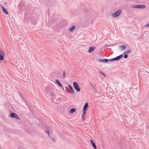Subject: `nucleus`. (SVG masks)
<instances>
[{"label":"nucleus","instance_id":"f3484780","mask_svg":"<svg viewBox=\"0 0 149 149\" xmlns=\"http://www.w3.org/2000/svg\"><path fill=\"white\" fill-rule=\"evenodd\" d=\"M55 82L61 87L63 88V86L61 85L59 81L58 80H56Z\"/></svg>","mask_w":149,"mask_h":149},{"label":"nucleus","instance_id":"6e6552de","mask_svg":"<svg viewBox=\"0 0 149 149\" xmlns=\"http://www.w3.org/2000/svg\"><path fill=\"white\" fill-rule=\"evenodd\" d=\"M88 107V103L87 102L86 103L84 107L83 108V111L86 112V110L87 108Z\"/></svg>","mask_w":149,"mask_h":149},{"label":"nucleus","instance_id":"4468645a","mask_svg":"<svg viewBox=\"0 0 149 149\" xmlns=\"http://www.w3.org/2000/svg\"><path fill=\"white\" fill-rule=\"evenodd\" d=\"M68 86H69L70 90L71 91L72 94H74V90L72 87L70 85H69Z\"/></svg>","mask_w":149,"mask_h":149},{"label":"nucleus","instance_id":"5701e85b","mask_svg":"<svg viewBox=\"0 0 149 149\" xmlns=\"http://www.w3.org/2000/svg\"><path fill=\"white\" fill-rule=\"evenodd\" d=\"M131 52V50H128L125 52V54H129Z\"/></svg>","mask_w":149,"mask_h":149},{"label":"nucleus","instance_id":"f8f14e48","mask_svg":"<svg viewBox=\"0 0 149 149\" xmlns=\"http://www.w3.org/2000/svg\"><path fill=\"white\" fill-rule=\"evenodd\" d=\"M85 114L86 112L83 111L81 117L82 120L83 121H84L85 120Z\"/></svg>","mask_w":149,"mask_h":149},{"label":"nucleus","instance_id":"393cba45","mask_svg":"<svg viewBox=\"0 0 149 149\" xmlns=\"http://www.w3.org/2000/svg\"><path fill=\"white\" fill-rule=\"evenodd\" d=\"M145 27H149V23L147 24H146V26H145Z\"/></svg>","mask_w":149,"mask_h":149},{"label":"nucleus","instance_id":"f257e3e1","mask_svg":"<svg viewBox=\"0 0 149 149\" xmlns=\"http://www.w3.org/2000/svg\"><path fill=\"white\" fill-rule=\"evenodd\" d=\"M46 93L49 95L54 97V93L53 92V89L50 88L48 87L45 90Z\"/></svg>","mask_w":149,"mask_h":149},{"label":"nucleus","instance_id":"7ed1b4c3","mask_svg":"<svg viewBox=\"0 0 149 149\" xmlns=\"http://www.w3.org/2000/svg\"><path fill=\"white\" fill-rule=\"evenodd\" d=\"M131 8L142 9L145 8H146V6L145 5H136L132 6H131Z\"/></svg>","mask_w":149,"mask_h":149},{"label":"nucleus","instance_id":"cd10ccee","mask_svg":"<svg viewBox=\"0 0 149 149\" xmlns=\"http://www.w3.org/2000/svg\"><path fill=\"white\" fill-rule=\"evenodd\" d=\"M90 83L91 85L92 86V87H93V85L91 83Z\"/></svg>","mask_w":149,"mask_h":149},{"label":"nucleus","instance_id":"6ab92c4d","mask_svg":"<svg viewBox=\"0 0 149 149\" xmlns=\"http://www.w3.org/2000/svg\"><path fill=\"white\" fill-rule=\"evenodd\" d=\"M76 111V109L75 108H72L71 109L70 111V113H73L74 112Z\"/></svg>","mask_w":149,"mask_h":149},{"label":"nucleus","instance_id":"a878e982","mask_svg":"<svg viewBox=\"0 0 149 149\" xmlns=\"http://www.w3.org/2000/svg\"><path fill=\"white\" fill-rule=\"evenodd\" d=\"M52 141H53V142H54L55 141V139L54 138H52Z\"/></svg>","mask_w":149,"mask_h":149},{"label":"nucleus","instance_id":"aec40b11","mask_svg":"<svg viewBox=\"0 0 149 149\" xmlns=\"http://www.w3.org/2000/svg\"><path fill=\"white\" fill-rule=\"evenodd\" d=\"M90 39H89L91 41V43L93 42L96 40V38H90Z\"/></svg>","mask_w":149,"mask_h":149},{"label":"nucleus","instance_id":"9b49d317","mask_svg":"<svg viewBox=\"0 0 149 149\" xmlns=\"http://www.w3.org/2000/svg\"><path fill=\"white\" fill-rule=\"evenodd\" d=\"M2 8V9L3 12L6 14L8 15V11L6 10V9L4 8L3 6H1Z\"/></svg>","mask_w":149,"mask_h":149},{"label":"nucleus","instance_id":"0eeeda50","mask_svg":"<svg viewBox=\"0 0 149 149\" xmlns=\"http://www.w3.org/2000/svg\"><path fill=\"white\" fill-rule=\"evenodd\" d=\"M10 116L11 118H14L17 120H19L20 119L18 115L16 113H11Z\"/></svg>","mask_w":149,"mask_h":149},{"label":"nucleus","instance_id":"20e7f679","mask_svg":"<svg viewBox=\"0 0 149 149\" xmlns=\"http://www.w3.org/2000/svg\"><path fill=\"white\" fill-rule=\"evenodd\" d=\"M73 86L75 90L77 92H79L80 91V88H79V85L76 82H74L73 83Z\"/></svg>","mask_w":149,"mask_h":149},{"label":"nucleus","instance_id":"c85d7f7f","mask_svg":"<svg viewBox=\"0 0 149 149\" xmlns=\"http://www.w3.org/2000/svg\"><path fill=\"white\" fill-rule=\"evenodd\" d=\"M85 10L86 12V13L87 12V11L86 10V9H85Z\"/></svg>","mask_w":149,"mask_h":149},{"label":"nucleus","instance_id":"2eb2a0df","mask_svg":"<svg viewBox=\"0 0 149 149\" xmlns=\"http://www.w3.org/2000/svg\"><path fill=\"white\" fill-rule=\"evenodd\" d=\"M119 48H121V50H124L126 49V46L125 45H122L120 46Z\"/></svg>","mask_w":149,"mask_h":149},{"label":"nucleus","instance_id":"c756f323","mask_svg":"<svg viewBox=\"0 0 149 149\" xmlns=\"http://www.w3.org/2000/svg\"><path fill=\"white\" fill-rule=\"evenodd\" d=\"M102 74L104 76H105V74H104V73H102Z\"/></svg>","mask_w":149,"mask_h":149},{"label":"nucleus","instance_id":"f03ea898","mask_svg":"<svg viewBox=\"0 0 149 149\" xmlns=\"http://www.w3.org/2000/svg\"><path fill=\"white\" fill-rule=\"evenodd\" d=\"M121 10H118L114 13H112V16L113 17H116L121 14Z\"/></svg>","mask_w":149,"mask_h":149},{"label":"nucleus","instance_id":"dca6fc26","mask_svg":"<svg viewBox=\"0 0 149 149\" xmlns=\"http://www.w3.org/2000/svg\"><path fill=\"white\" fill-rule=\"evenodd\" d=\"M75 26L73 25L69 29V31L70 32L72 31L75 28Z\"/></svg>","mask_w":149,"mask_h":149},{"label":"nucleus","instance_id":"423d86ee","mask_svg":"<svg viewBox=\"0 0 149 149\" xmlns=\"http://www.w3.org/2000/svg\"><path fill=\"white\" fill-rule=\"evenodd\" d=\"M5 54L3 50L0 51V61L3 60Z\"/></svg>","mask_w":149,"mask_h":149},{"label":"nucleus","instance_id":"1a4fd4ad","mask_svg":"<svg viewBox=\"0 0 149 149\" xmlns=\"http://www.w3.org/2000/svg\"><path fill=\"white\" fill-rule=\"evenodd\" d=\"M23 6H24L23 2L21 1L20 2L18 6V8L21 9L22 8Z\"/></svg>","mask_w":149,"mask_h":149},{"label":"nucleus","instance_id":"a211bd4d","mask_svg":"<svg viewBox=\"0 0 149 149\" xmlns=\"http://www.w3.org/2000/svg\"><path fill=\"white\" fill-rule=\"evenodd\" d=\"M109 60L107 59H104L102 60H99V61L100 62H107Z\"/></svg>","mask_w":149,"mask_h":149},{"label":"nucleus","instance_id":"b1692460","mask_svg":"<svg viewBox=\"0 0 149 149\" xmlns=\"http://www.w3.org/2000/svg\"><path fill=\"white\" fill-rule=\"evenodd\" d=\"M47 134H48V135L49 136V137H50V135H49V130H47Z\"/></svg>","mask_w":149,"mask_h":149},{"label":"nucleus","instance_id":"9d476101","mask_svg":"<svg viewBox=\"0 0 149 149\" xmlns=\"http://www.w3.org/2000/svg\"><path fill=\"white\" fill-rule=\"evenodd\" d=\"M95 49V48L93 47H90L88 50V52L90 53L93 52Z\"/></svg>","mask_w":149,"mask_h":149},{"label":"nucleus","instance_id":"bb28decb","mask_svg":"<svg viewBox=\"0 0 149 149\" xmlns=\"http://www.w3.org/2000/svg\"><path fill=\"white\" fill-rule=\"evenodd\" d=\"M65 72H63V75L64 76H65Z\"/></svg>","mask_w":149,"mask_h":149},{"label":"nucleus","instance_id":"412c9836","mask_svg":"<svg viewBox=\"0 0 149 149\" xmlns=\"http://www.w3.org/2000/svg\"><path fill=\"white\" fill-rule=\"evenodd\" d=\"M92 88H93V89L94 90V91L95 93H97V89L96 88H95L93 86Z\"/></svg>","mask_w":149,"mask_h":149},{"label":"nucleus","instance_id":"7c9ffc66","mask_svg":"<svg viewBox=\"0 0 149 149\" xmlns=\"http://www.w3.org/2000/svg\"><path fill=\"white\" fill-rule=\"evenodd\" d=\"M2 50H1V49H0V51H1Z\"/></svg>","mask_w":149,"mask_h":149},{"label":"nucleus","instance_id":"39448f33","mask_svg":"<svg viewBox=\"0 0 149 149\" xmlns=\"http://www.w3.org/2000/svg\"><path fill=\"white\" fill-rule=\"evenodd\" d=\"M123 56L122 54H121L119 56H118L116 57L110 59L109 60V61H115V60H118L121 58Z\"/></svg>","mask_w":149,"mask_h":149},{"label":"nucleus","instance_id":"4be33fe9","mask_svg":"<svg viewBox=\"0 0 149 149\" xmlns=\"http://www.w3.org/2000/svg\"><path fill=\"white\" fill-rule=\"evenodd\" d=\"M124 58H127L128 57V55L127 54H126L125 53H124Z\"/></svg>","mask_w":149,"mask_h":149},{"label":"nucleus","instance_id":"ddd939ff","mask_svg":"<svg viewBox=\"0 0 149 149\" xmlns=\"http://www.w3.org/2000/svg\"><path fill=\"white\" fill-rule=\"evenodd\" d=\"M91 143L92 145L93 146L94 148L96 149V145L93 141L92 140H91Z\"/></svg>","mask_w":149,"mask_h":149}]
</instances>
